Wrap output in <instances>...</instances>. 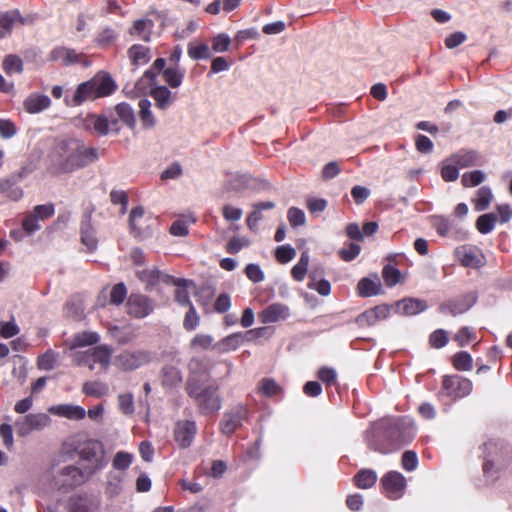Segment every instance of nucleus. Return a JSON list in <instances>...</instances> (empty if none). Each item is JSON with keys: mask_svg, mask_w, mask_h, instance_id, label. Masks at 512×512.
I'll use <instances>...</instances> for the list:
<instances>
[{"mask_svg": "<svg viewBox=\"0 0 512 512\" xmlns=\"http://www.w3.org/2000/svg\"><path fill=\"white\" fill-rule=\"evenodd\" d=\"M492 200H493L492 190L487 186H483L478 189L476 198L473 200L474 209L479 212L484 211L489 207Z\"/></svg>", "mask_w": 512, "mask_h": 512, "instance_id": "473e14b6", "label": "nucleus"}, {"mask_svg": "<svg viewBox=\"0 0 512 512\" xmlns=\"http://www.w3.org/2000/svg\"><path fill=\"white\" fill-rule=\"evenodd\" d=\"M213 337L207 334H196L190 341L189 347L192 350H206L212 346Z\"/></svg>", "mask_w": 512, "mask_h": 512, "instance_id": "6e6d98bb", "label": "nucleus"}, {"mask_svg": "<svg viewBox=\"0 0 512 512\" xmlns=\"http://www.w3.org/2000/svg\"><path fill=\"white\" fill-rule=\"evenodd\" d=\"M148 53L149 49L141 45H134L129 50L130 58L135 65L147 63L149 60Z\"/></svg>", "mask_w": 512, "mask_h": 512, "instance_id": "8fccbe9b", "label": "nucleus"}, {"mask_svg": "<svg viewBox=\"0 0 512 512\" xmlns=\"http://www.w3.org/2000/svg\"><path fill=\"white\" fill-rule=\"evenodd\" d=\"M80 459L85 462L84 468L87 474H93L104 465V452L102 445L98 441L86 442L80 450Z\"/></svg>", "mask_w": 512, "mask_h": 512, "instance_id": "7ed1b4c3", "label": "nucleus"}, {"mask_svg": "<svg viewBox=\"0 0 512 512\" xmlns=\"http://www.w3.org/2000/svg\"><path fill=\"white\" fill-rule=\"evenodd\" d=\"M184 71L178 66H172L163 70V79L171 88H178L183 81Z\"/></svg>", "mask_w": 512, "mask_h": 512, "instance_id": "f704fd0d", "label": "nucleus"}, {"mask_svg": "<svg viewBox=\"0 0 512 512\" xmlns=\"http://www.w3.org/2000/svg\"><path fill=\"white\" fill-rule=\"evenodd\" d=\"M91 474H87V469L83 467V470L75 466H66L61 470L60 479L57 484L65 487H73L83 483L87 477Z\"/></svg>", "mask_w": 512, "mask_h": 512, "instance_id": "ddd939ff", "label": "nucleus"}, {"mask_svg": "<svg viewBox=\"0 0 512 512\" xmlns=\"http://www.w3.org/2000/svg\"><path fill=\"white\" fill-rule=\"evenodd\" d=\"M154 23L150 19L136 20L130 29V34L139 37L144 41H150Z\"/></svg>", "mask_w": 512, "mask_h": 512, "instance_id": "cd10ccee", "label": "nucleus"}, {"mask_svg": "<svg viewBox=\"0 0 512 512\" xmlns=\"http://www.w3.org/2000/svg\"><path fill=\"white\" fill-rule=\"evenodd\" d=\"M81 239L83 244L90 250L93 251L97 247V238L95 231L89 221H85L81 226Z\"/></svg>", "mask_w": 512, "mask_h": 512, "instance_id": "4c0bfd02", "label": "nucleus"}, {"mask_svg": "<svg viewBox=\"0 0 512 512\" xmlns=\"http://www.w3.org/2000/svg\"><path fill=\"white\" fill-rule=\"evenodd\" d=\"M381 484L386 496L393 500L403 496L407 485L405 477L397 471L386 473L381 479Z\"/></svg>", "mask_w": 512, "mask_h": 512, "instance_id": "6e6552de", "label": "nucleus"}, {"mask_svg": "<svg viewBox=\"0 0 512 512\" xmlns=\"http://www.w3.org/2000/svg\"><path fill=\"white\" fill-rule=\"evenodd\" d=\"M96 98H99V97L94 88L92 80H90V81L82 83L78 86L77 90L75 91L73 100H72V105H80L81 103H83L86 100H94Z\"/></svg>", "mask_w": 512, "mask_h": 512, "instance_id": "393cba45", "label": "nucleus"}, {"mask_svg": "<svg viewBox=\"0 0 512 512\" xmlns=\"http://www.w3.org/2000/svg\"><path fill=\"white\" fill-rule=\"evenodd\" d=\"M186 392L195 401L199 412L203 415L216 413L222 407V400L216 385H195L194 382H191L186 384Z\"/></svg>", "mask_w": 512, "mask_h": 512, "instance_id": "f03ea898", "label": "nucleus"}, {"mask_svg": "<svg viewBox=\"0 0 512 512\" xmlns=\"http://www.w3.org/2000/svg\"><path fill=\"white\" fill-rule=\"evenodd\" d=\"M85 125L87 128L94 129V131L100 135L107 134L110 129L115 131L119 130V128L116 127V121L113 120L109 123V121L102 116H88L85 120Z\"/></svg>", "mask_w": 512, "mask_h": 512, "instance_id": "4be33fe9", "label": "nucleus"}, {"mask_svg": "<svg viewBox=\"0 0 512 512\" xmlns=\"http://www.w3.org/2000/svg\"><path fill=\"white\" fill-rule=\"evenodd\" d=\"M486 178V175L481 170H474L471 172H466L462 175V185L464 187H475L481 184Z\"/></svg>", "mask_w": 512, "mask_h": 512, "instance_id": "49530a36", "label": "nucleus"}, {"mask_svg": "<svg viewBox=\"0 0 512 512\" xmlns=\"http://www.w3.org/2000/svg\"><path fill=\"white\" fill-rule=\"evenodd\" d=\"M200 324V317L193 305H190L183 320V327L187 331L195 330Z\"/></svg>", "mask_w": 512, "mask_h": 512, "instance_id": "13d9d810", "label": "nucleus"}, {"mask_svg": "<svg viewBox=\"0 0 512 512\" xmlns=\"http://www.w3.org/2000/svg\"><path fill=\"white\" fill-rule=\"evenodd\" d=\"M310 256L307 251L302 252L299 261L293 266L291 273L296 281H303L309 266Z\"/></svg>", "mask_w": 512, "mask_h": 512, "instance_id": "e433bc0d", "label": "nucleus"}, {"mask_svg": "<svg viewBox=\"0 0 512 512\" xmlns=\"http://www.w3.org/2000/svg\"><path fill=\"white\" fill-rule=\"evenodd\" d=\"M98 97H104L115 90V83L109 76H101L91 79Z\"/></svg>", "mask_w": 512, "mask_h": 512, "instance_id": "2f4dec72", "label": "nucleus"}, {"mask_svg": "<svg viewBox=\"0 0 512 512\" xmlns=\"http://www.w3.org/2000/svg\"><path fill=\"white\" fill-rule=\"evenodd\" d=\"M139 116L144 128H153L156 124V120L151 112V102L147 99H141L139 101Z\"/></svg>", "mask_w": 512, "mask_h": 512, "instance_id": "72a5a7b5", "label": "nucleus"}, {"mask_svg": "<svg viewBox=\"0 0 512 512\" xmlns=\"http://www.w3.org/2000/svg\"><path fill=\"white\" fill-rule=\"evenodd\" d=\"M291 315L288 305L284 303H272L258 313L259 321L263 324H271L287 320Z\"/></svg>", "mask_w": 512, "mask_h": 512, "instance_id": "1a4fd4ad", "label": "nucleus"}, {"mask_svg": "<svg viewBox=\"0 0 512 512\" xmlns=\"http://www.w3.org/2000/svg\"><path fill=\"white\" fill-rule=\"evenodd\" d=\"M65 315L73 321H81L85 318L84 307L81 302H68L65 306Z\"/></svg>", "mask_w": 512, "mask_h": 512, "instance_id": "864d4df0", "label": "nucleus"}, {"mask_svg": "<svg viewBox=\"0 0 512 512\" xmlns=\"http://www.w3.org/2000/svg\"><path fill=\"white\" fill-rule=\"evenodd\" d=\"M151 361V354L146 350H125L115 357V365L123 371L136 370Z\"/></svg>", "mask_w": 512, "mask_h": 512, "instance_id": "20e7f679", "label": "nucleus"}, {"mask_svg": "<svg viewBox=\"0 0 512 512\" xmlns=\"http://www.w3.org/2000/svg\"><path fill=\"white\" fill-rule=\"evenodd\" d=\"M154 309L153 302L144 295L132 294L127 301L128 314L135 318H144Z\"/></svg>", "mask_w": 512, "mask_h": 512, "instance_id": "9d476101", "label": "nucleus"}, {"mask_svg": "<svg viewBox=\"0 0 512 512\" xmlns=\"http://www.w3.org/2000/svg\"><path fill=\"white\" fill-rule=\"evenodd\" d=\"M197 428L194 421L185 420L180 421L176 424L174 430L175 440L178 442L180 447L187 448L191 445Z\"/></svg>", "mask_w": 512, "mask_h": 512, "instance_id": "2eb2a0df", "label": "nucleus"}, {"mask_svg": "<svg viewBox=\"0 0 512 512\" xmlns=\"http://www.w3.org/2000/svg\"><path fill=\"white\" fill-rule=\"evenodd\" d=\"M473 359L468 352L461 351L454 355L453 366L459 371H470Z\"/></svg>", "mask_w": 512, "mask_h": 512, "instance_id": "de8ad7c7", "label": "nucleus"}, {"mask_svg": "<svg viewBox=\"0 0 512 512\" xmlns=\"http://www.w3.org/2000/svg\"><path fill=\"white\" fill-rule=\"evenodd\" d=\"M109 334L119 344H127L135 338V334L132 330L118 326L110 327Z\"/></svg>", "mask_w": 512, "mask_h": 512, "instance_id": "37998d69", "label": "nucleus"}, {"mask_svg": "<svg viewBox=\"0 0 512 512\" xmlns=\"http://www.w3.org/2000/svg\"><path fill=\"white\" fill-rule=\"evenodd\" d=\"M51 418L46 413H33L19 418L15 422L17 434L21 437L29 435L32 431H40L48 427Z\"/></svg>", "mask_w": 512, "mask_h": 512, "instance_id": "39448f33", "label": "nucleus"}, {"mask_svg": "<svg viewBox=\"0 0 512 512\" xmlns=\"http://www.w3.org/2000/svg\"><path fill=\"white\" fill-rule=\"evenodd\" d=\"M443 390L447 396L458 399L469 395L472 391V382L459 375H445L442 380Z\"/></svg>", "mask_w": 512, "mask_h": 512, "instance_id": "423d86ee", "label": "nucleus"}, {"mask_svg": "<svg viewBox=\"0 0 512 512\" xmlns=\"http://www.w3.org/2000/svg\"><path fill=\"white\" fill-rule=\"evenodd\" d=\"M48 411L56 416L71 420H81L86 416V410L83 407L72 404L54 405Z\"/></svg>", "mask_w": 512, "mask_h": 512, "instance_id": "6ab92c4d", "label": "nucleus"}, {"mask_svg": "<svg viewBox=\"0 0 512 512\" xmlns=\"http://www.w3.org/2000/svg\"><path fill=\"white\" fill-rule=\"evenodd\" d=\"M70 512H99L100 501L94 497L75 496L69 501Z\"/></svg>", "mask_w": 512, "mask_h": 512, "instance_id": "dca6fc26", "label": "nucleus"}, {"mask_svg": "<svg viewBox=\"0 0 512 512\" xmlns=\"http://www.w3.org/2000/svg\"><path fill=\"white\" fill-rule=\"evenodd\" d=\"M441 177L446 182H454L459 177V168L450 157L441 163Z\"/></svg>", "mask_w": 512, "mask_h": 512, "instance_id": "ea45409f", "label": "nucleus"}, {"mask_svg": "<svg viewBox=\"0 0 512 512\" xmlns=\"http://www.w3.org/2000/svg\"><path fill=\"white\" fill-rule=\"evenodd\" d=\"M131 231L137 237H143L147 232L143 228L144 222V209L142 207H136L132 209L129 217Z\"/></svg>", "mask_w": 512, "mask_h": 512, "instance_id": "c85d7f7f", "label": "nucleus"}, {"mask_svg": "<svg viewBox=\"0 0 512 512\" xmlns=\"http://www.w3.org/2000/svg\"><path fill=\"white\" fill-rule=\"evenodd\" d=\"M0 437L2 438L3 445L8 450H11L14 445V439H13V429L10 424L4 423L0 426Z\"/></svg>", "mask_w": 512, "mask_h": 512, "instance_id": "774afa93", "label": "nucleus"}, {"mask_svg": "<svg viewBox=\"0 0 512 512\" xmlns=\"http://www.w3.org/2000/svg\"><path fill=\"white\" fill-rule=\"evenodd\" d=\"M150 95L154 99L156 107L160 110L168 109L176 99V95L166 86L162 85L153 87L150 91Z\"/></svg>", "mask_w": 512, "mask_h": 512, "instance_id": "aec40b11", "label": "nucleus"}, {"mask_svg": "<svg viewBox=\"0 0 512 512\" xmlns=\"http://www.w3.org/2000/svg\"><path fill=\"white\" fill-rule=\"evenodd\" d=\"M3 70L7 75L21 73L23 70V62L16 55H8L3 61Z\"/></svg>", "mask_w": 512, "mask_h": 512, "instance_id": "09e8293b", "label": "nucleus"}, {"mask_svg": "<svg viewBox=\"0 0 512 512\" xmlns=\"http://www.w3.org/2000/svg\"><path fill=\"white\" fill-rule=\"evenodd\" d=\"M115 112L127 126L134 127L135 125V116L133 109L130 105L126 103H120L115 107Z\"/></svg>", "mask_w": 512, "mask_h": 512, "instance_id": "a18cd8bd", "label": "nucleus"}, {"mask_svg": "<svg viewBox=\"0 0 512 512\" xmlns=\"http://www.w3.org/2000/svg\"><path fill=\"white\" fill-rule=\"evenodd\" d=\"M189 378L186 384L194 382L195 385L206 384L209 379V372L207 364L197 358H194L189 363Z\"/></svg>", "mask_w": 512, "mask_h": 512, "instance_id": "a211bd4d", "label": "nucleus"}, {"mask_svg": "<svg viewBox=\"0 0 512 512\" xmlns=\"http://www.w3.org/2000/svg\"><path fill=\"white\" fill-rule=\"evenodd\" d=\"M381 283L378 280L363 278L359 281L357 290L362 297H371L381 293Z\"/></svg>", "mask_w": 512, "mask_h": 512, "instance_id": "c756f323", "label": "nucleus"}, {"mask_svg": "<svg viewBox=\"0 0 512 512\" xmlns=\"http://www.w3.org/2000/svg\"><path fill=\"white\" fill-rule=\"evenodd\" d=\"M118 407L125 415H132L134 413V399L131 393H123L118 396Z\"/></svg>", "mask_w": 512, "mask_h": 512, "instance_id": "4d7b16f0", "label": "nucleus"}, {"mask_svg": "<svg viewBox=\"0 0 512 512\" xmlns=\"http://www.w3.org/2000/svg\"><path fill=\"white\" fill-rule=\"evenodd\" d=\"M383 277L387 286H395L400 280V271L392 266H385L383 269Z\"/></svg>", "mask_w": 512, "mask_h": 512, "instance_id": "69168bd1", "label": "nucleus"}, {"mask_svg": "<svg viewBox=\"0 0 512 512\" xmlns=\"http://www.w3.org/2000/svg\"><path fill=\"white\" fill-rule=\"evenodd\" d=\"M20 332V328L14 319L8 322H0V337L9 339Z\"/></svg>", "mask_w": 512, "mask_h": 512, "instance_id": "052dcab7", "label": "nucleus"}, {"mask_svg": "<svg viewBox=\"0 0 512 512\" xmlns=\"http://www.w3.org/2000/svg\"><path fill=\"white\" fill-rule=\"evenodd\" d=\"M390 311L391 307L387 304L375 306L358 315L356 323L360 327L373 326L379 321L387 319L390 315Z\"/></svg>", "mask_w": 512, "mask_h": 512, "instance_id": "9b49d317", "label": "nucleus"}, {"mask_svg": "<svg viewBox=\"0 0 512 512\" xmlns=\"http://www.w3.org/2000/svg\"><path fill=\"white\" fill-rule=\"evenodd\" d=\"M230 44V37L225 33H220L213 38L212 49L216 53L226 52L229 50Z\"/></svg>", "mask_w": 512, "mask_h": 512, "instance_id": "bf43d9fd", "label": "nucleus"}, {"mask_svg": "<svg viewBox=\"0 0 512 512\" xmlns=\"http://www.w3.org/2000/svg\"><path fill=\"white\" fill-rule=\"evenodd\" d=\"M182 381V375L178 368L165 366L162 370V382L166 386H175Z\"/></svg>", "mask_w": 512, "mask_h": 512, "instance_id": "79ce46f5", "label": "nucleus"}, {"mask_svg": "<svg viewBox=\"0 0 512 512\" xmlns=\"http://www.w3.org/2000/svg\"><path fill=\"white\" fill-rule=\"evenodd\" d=\"M247 410L244 406H237L230 412L223 415L221 421V431L223 434H232L239 426H241L245 419Z\"/></svg>", "mask_w": 512, "mask_h": 512, "instance_id": "f8f14e48", "label": "nucleus"}, {"mask_svg": "<svg viewBox=\"0 0 512 512\" xmlns=\"http://www.w3.org/2000/svg\"><path fill=\"white\" fill-rule=\"evenodd\" d=\"M295 255L296 250L289 245L278 246L276 249V258L282 264L290 262Z\"/></svg>", "mask_w": 512, "mask_h": 512, "instance_id": "e2e57ef3", "label": "nucleus"}, {"mask_svg": "<svg viewBox=\"0 0 512 512\" xmlns=\"http://www.w3.org/2000/svg\"><path fill=\"white\" fill-rule=\"evenodd\" d=\"M458 168H467L478 163L480 156L475 150H462L450 156Z\"/></svg>", "mask_w": 512, "mask_h": 512, "instance_id": "5701e85b", "label": "nucleus"}, {"mask_svg": "<svg viewBox=\"0 0 512 512\" xmlns=\"http://www.w3.org/2000/svg\"><path fill=\"white\" fill-rule=\"evenodd\" d=\"M58 360V353L53 350L46 351L38 358L37 365L41 370H52Z\"/></svg>", "mask_w": 512, "mask_h": 512, "instance_id": "603ef678", "label": "nucleus"}, {"mask_svg": "<svg viewBox=\"0 0 512 512\" xmlns=\"http://www.w3.org/2000/svg\"><path fill=\"white\" fill-rule=\"evenodd\" d=\"M475 300L476 298L471 295L464 300L447 302L442 306V309L453 315L461 314L467 311L475 303Z\"/></svg>", "mask_w": 512, "mask_h": 512, "instance_id": "7c9ffc66", "label": "nucleus"}, {"mask_svg": "<svg viewBox=\"0 0 512 512\" xmlns=\"http://www.w3.org/2000/svg\"><path fill=\"white\" fill-rule=\"evenodd\" d=\"M377 480V475L373 470H361L355 476V483L360 489H368L372 487Z\"/></svg>", "mask_w": 512, "mask_h": 512, "instance_id": "a19ab883", "label": "nucleus"}, {"mask_svg": "<svg viewBox=\"0 0 512 512\" xmlns=\"http://www.w3.org/2000/svg\"><path fill=\"white\" fill-rule=\"evenodd\" d=\"M106 492L110 496L118 495L122 490L123 477L115 472H110L107 477Z\"/></svg>", "mask_w": 512, "mask_h": 512, "instance_id": "3c124183", "label": "nucleus"}, {"mask_svg": "<svg viewBox=\"0 0 512 512\" xmlns=\"http://www.w3.org/2000/svg\"><path fill=\"white\" fill-rule=\"evenodd\" d=\"M100 341V335L94 331H82L74 335L70 343V349L86 347L97 344Z\"/></svg>", "mask_w": 512, "mask_h": 512, "instance_id": "bb28decb", "label": "nucleus"}, {"mask_svg": "<svg viewBox=\"0 0 512 512\" xmlns=\"http://www.w3.org/2000/svg\"><path fill=\"white\" fill-rule=\"evenodd\" d=\"M426 308L427 305L424 301L414 298H406L395 304L396 313L407 316L418 314Z\"/></svg>", "mask_w": 512, "mask_h": 512, "instance_id": "412c9836", "label": "nucleus"}, {"mask_svg": "<svg viewBox=\"0 0 512 512\" xmlns=\"http://www.w3.org/2000/svg\"><path fill=\"white\" fill-rule=\"evenodd\" d=\"M25 24V19L18 10L0 12V37L10 33L13 28Z\"/></svg>", "mask_w": 512, "mask_h": 512, "instance_id": "f3484780", "label": "nucleus"}, {"mask_svg": "<svg viewBox=\"0 0 512 512\" xmlns=\"http://www.w3.org/2000/svg\"><path fill=\"white\" fill-rule=\"evenodd\" d=\"M51 104V100L47 95L32 94L24 101L25 109L32 114L39 113L47 109Z\"/></svg>", "mask_w": 512, "mask_h": 512, "instance_id": "b1692460", "label": "nucleus"}, {"mask_svg": "<svg viewBox=\"0 0 512 512\" xmlns=\"http://www.w3.org/2000/svg\"><path fill=\"white\" fill-rule=\"evenodd\" d=\"M127 290L123 283H118L113 286L110 292V302L115 305H120L126 298Z\"/></svg>", "mask_w": 512, "mask_h": 512, "instance_id": "0e129e2a", "label": "nucleus"}, {"mask_svg": "<svg viewBox=\"0 0 512 512\" xmlns=\"http://www.w3.org/2000/svg\"><path fill=\"white\" fill-rule=\"evenodd\" d=\"M187 53H188V56L194 60L208 59L211 56L209 46L204 43H201V44H195L192 42L189 43Z\"/></svg>", "mask_w": 512, "mask_h": 512, "instance_id": "c03bdc74", "label": "nucleus"}, {"mask_svg": "<svg viewBox=\"0 0 512 512\" xmlns=\"http://www.w3.org/2000/svg\"><path fill=\"white\" fill-rule=\"evenodd\" d=\"M137 274H138L139 279L142 282L146 283L147 288L153 287L160 281L169 282V280L171 279V277L169 275L161 273L155 267L138 271Z\"/></svg>", "mask_w": 512, "mask_h": 512, "instance_id": "a878e982", "label": "nucleus"}, {"mask_svg": "<svg viewBox=\"0 0 512 512\" xmlns=\"http://www.w3.org/2000/svg\"><path fill=\"white\" fill-rule=\"evenodd\" d=\"M455 256L464 267L479 268L483 264V257L480 251L471 246L456 248Z\"/></svg>", "mask_w": 512, "mask_h": 512, "instance_id": "4468645a", "label": "nucleus"}, {"mask_svg": "<svg viewBox=\"0 0 512 512\" xmlns=\"http://www.w3.org/2000/svg\"><path fill=\"white\" fill-rule=\"evenodd\" d=\"M132 460H133L132 454H130L128 452H124V451H119L115 454L113 461H112V465L118 471H125L131 465Z\"/></svg>", "mask_w": 512, "mask_h": 512, "instance_id": "5fc2aeb1", "label": "nucleus"}, {"mask_svg": "<svg viewBox=\"0 0 512 512\" xmlns=\"http://www.w3.org/2000/svg\"><path fill=\"white\" fill-rule=\"evenodd\" d=\"M112 356V349L107 345H99L93 349L87 350L82 359L83 365H88L90 370L94 369V364H99L101 370L106 372L109 369Z\"/></svg>", "mask_w": 512, "mask_h": 512, "instance_id": "0eeeda50", "label": "nucleus"}, {"mask_svg": "<svg viewBox=\"0 0 512 512\" xmlns=\"http://www.w3.org/2000/svg\"><path fill=\"white\" fill-rule=\"evenodd\" d=\"M259 391L268 397L275 396L281 392L280 386L272 379H263L259 386Z\"/></svg>", "mask_w": 512, "mask_h": 512, "instance_id": "680f3d73", "label": "nucleus"}, {"mask_svg": "<svg viewBox=\"0 0 512 512\" xmlns=\"http://www.w3.org/2000/svg\"><path fill=\"white\" fill-rule=\"evenodd\" d=\"M83 392L92 397H102L109 391L108 385L102 381H89L83 384Z\"/></svg>", "mask_w": 512, "mask_h": 512, "instance_id": "c9c22d12", "label": "nucleus"}, {"mask_svg": "<svg viewBox=\"0 0 512 512\" xmlns=\"http://www.w3.org/2000/svg\"><path fill=\"white\" fill-rule=\"evenodd\" d=\"M287 217L290 225L293 227L302 226L306 221L304 212L296 207H292L288 210Z\"/></svg>", "mask_w": 512, "mask_h": 512, "instance_id": "338daca9", "label": "nucleus"}, {"mask_svg": "<svg viewBox=\"0 0 512 512\" xmlns=\"http://www.w3.org/2000/svg\"><path fill=\"white\" fill-rule=\"evenodd\" d=\"M498 218L495 213L481 215L476 221V228L481 234L490 233L497 223Z\"/></svg>", "mask_w": 512, "mask_h": 512, "instance_id": "58836bf2", "label": "nucleus"}, {"mask_svg": "<svg viewBox=\"0 0 512 512\" xmlns=\"http://www.w3.org/2000/svg\"><path fill=\"white\" fill-rule=\"evenodd\" d=\"M98 151L80 139H64L56 142L48 155L47 170L52 175L72 173L98 159Z\"/></svg>", "mask_w": 512, "mask_h": 512, "instance_id": "f257e3e1", "label": "nucleus"}]
</instances>
